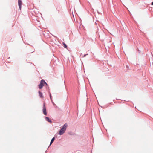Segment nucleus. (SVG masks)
<instances>
[{
    "mask_svg": "<svg viewBox=\"0 0 153 153\" xmlns=\"http://www.w3.org/2000/svg\"><path fill=\"white\" fill-rule=\"evenodd\" d=\"M50 99L51 100V101H52V97H51V94H50Z\"/></svg>",
    "mask_w": 153,
    "mask_h": 153,
    "instance_id": "nucleus-9",
    "label": "nucleus"
},
{
    "mask_svg": "<svg viewBox=\"0 0 153 153\" xmlns=\"http://www.w3.org/2000/svg\"><path fill=\"white\" fill-rule=\"evenodd\" d=\"M45 84L47 85L46 83L43 80H41L39 85H38V87L40 89H41L44 86V84Z\"/></svg>",
    "mask_w": 153,
    "mask_h": 153,
    "instance_id": "nucleus-2",
    "label": "nucleus"
},
{
    "mask_svg": "<svg viewBox=\"0 0 153 153\" xmlns=\"http://www.w3.org/2000/svg\"><path fill=\"white\" fill-rule=\"evenodd\" d=\"M151 5H153V2H152V3H151Z\"/></svg>",
    "mask_w": 153,
    "mask_h": 153,
    "instance_id": "nucleus-12",
    "label": "nucleus"
},
{
    "mask_svg": "<svg viewBox=\"0 0 153 153\" xmlns=\"http://www.w3.org/2000/svg\"><path fill=\"white\" fill-rule=\"evenodd\" d=\"M39 95L40 96V97L42 98H43L44 97L43 96L42 93L40 91H39Z\"/></svg>",
    "mask_w": 153,
    "mask_h": 153,
    "instance_id": "nucleus-5",
    "label": "nucleus"
},
{
    "mask_svg": "<svg viewBox=\"0 0 153 153\" xmlns=\"http://www.w3.org/2000/svg\"><path fill=\"white\" fill-rule=\"evenodd\" d=\"M88 55V54H85V55H84V57H85V56H86V55Z\"/></svg>",
    "mask_w": 153,
    "mask_h": 153,
    "instance_id": "nucleus-11",
    "label": "nucleus"
},
{
    "mask_svg": "<svg viewBox=\"0 0 153 153\" xmlns=\"http://www.w3.org/2000/svg\"><path fill=\"white\" fill-rule=\"evenodd\" d=\"M67 126L68 125L67 123H65L64 125L59 131V134L60 135L63 134L65 132V131L66 130Z\"/></svg>",
    "mask_w": 153,
    "mask_h": 153,
    "instance_id": "nucleus-1",
    "label": "nucleus"
},
{
    "mask_svg": "<svg viewBox=\"0 0 153 153\" xmlns=\"http://www.w3.org/2000/svg\"><path fill=\"white\" fill-rule=\"evenodd\" d=\"M54 140H55L54 137L52 139V140H51V142H50V145H51V144L54 141Z\"/></svg>",
    "mask_w": 153,
    "mask_h": 153,
    "instance_id": "nucleus-7",
    "label": "nucleus"
},
{
    "mask_svg": "<svg viewBox=\"0 0 153 153\" xmlns=\"http://www.w3.org/2000/svg\"><path fill=\"white\" fill-rule=\"evenodd\" d=\"M45 120L48 121V122H50V123H51L52 122V121H51V120H50L49 118L48 117H46L45 118Z\"/></svg>",
    "mask_w": 153,
    "mask_h": 153,
    "instance_id": "nucleus-6",
    "label": "nucleus"
},
{
    "mask_svg": "<svg viewBox=\"0 0 153 153\" xmlns=\"http://www.w3.org/2000/svg\"><path fill=\"white\" fill-rule=\"evenodd\" d=\"M62 44L64 45V48H66L67 47V46L66 45V44L63 42H62Z\"/></svg>",
    "mask_w": 153,
    "mask_h": 153,
    "instance_id": "nucleus-8",
    "label": "nucleus"
},
{
    "mask_svg": "<svg viewBox=\"0 0 153 153\" xmlns=\"http://www.w3.org/2000/svg\"><path fill=\"white\" fill-rule=\"evenodd\" d=\"M52 103H53V105H55V106H56V105H55V104H54V103L53 102H52Z\"/></svg>",
    "mask_w": 153,
    "mask_h": 153,
    "instance_id": "nucleus-10",
    "label": "nucleus"
},
{
    "mask_svg": "<svg viewBox=\"0 0 153 153\" xmlns=\"http://www.w3.org/2000/svg\"><path fill=\"white\" fill-rule=\"evenodd\" d=\"M18 0V5L20 9L21 10V6L22 4V2L21 0Z\"/></svg>",
    "mask_w": 153,
    "mask_h": 153,
    "instance_id": "nucleus-4",
    "label": "nucleus"
},
{
    "mask_svg": "<svg viewBox=\"0 0 153 153\" xmlns=\"http://www.w3.org/2000/svg\"><path fill=\"white\" fill-rule=\"evenodd\" d=\"M43 114L45 115H47V112L46 111V109L45 103H44L43 105Z\"/></svg>",
    "mask_w": 153,
    "mask_h": 153,
    "instance_id": "nucleus-3",
    "label": "nucleus"
}]
</instances>
